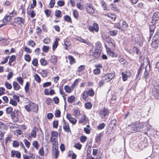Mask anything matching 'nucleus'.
<instances>
[{
	"label": "nucleus",
	"instance_id": "obj_1",
	"mask_svg": "<svg viewBox=\"0 0 159 159\" xmlns=\"http://www.w3.org/2000/svg\"><path fill=\"white\" fill-rule=\"evenodd\" d=\"M100 52L99 51L94 49V48H92L90 50L89 54L90 56H92L94 59H96L98 58L100 55Z\"/></svg>",
	"mask_w": 159,
	"mask_h": 159
},
{
	"label": "nucleus",
	"instance_id": "obj_2",
	"mask_svg": "<svg viewBox=\"0 0 159 159\" xmlns=\"http://www.w3.org/2000/svg\"><path fill=\"white\" fill-rule=\"evenodd\" d=\"M115 76L114 73H109L102 76V79L105 82H108Z\"/></svg>",
	"mask_w": 159,
	"mask_h": 159
},
{
	"label": "nucleus",
	"instance_id": "obj_3",
	"mask_svg": "<svg viewBox=\"0 0 159 159\" xmlns=\"http://www.w3.org/2000/svg\"><path fill=\"white\" fill-rule=\"evenodd\" d=\"M89 30L90 31L93 33L94 31L97 32L99 30L98 25L97 24L93 23L92 25L89 26Z\"/></svg>",
	"mask_w": 159,
	"mask_h": 159
},
{
	"label": "nucleus",
	"instance_id": "obj_4",
	"mask_svg": "<svg viewBox=\"0 0 159 159\" xmlns=\"http://www.w3.org/2000/svg\"><path fill=\"white\" fill-rule=\"evenodd\" d=\"M63 129L64 130L68 133L69 132L71 133V131L69 123L63 119Z\"/></svg>",
	"mask_w": 159,
	"mask_h": 159
},
{
	"label": "nucleus",
	"instance_id": "obj_5",
	"mask_svg": "<svg viewBox=\"0 0 159 159\" xmlns=\"http://www.w3.org/2000/svg\"><path fill=\"white\" fill-rule=\"evenodd\" d=\"M99 114L102 119L104 118L106 116H107L109 114L108 110L105 108H104L103 110L100 111L99 112Z\"/></svg>",
	"mask_w": 159,
	"mask_h": 159
},
{
	"label": "nucleus",
	"instance_id": "obj_6",
	"mask_svg": "<svg viewBox=\"0 0 159 159\" xmlns=\"http://www.w3.org/2000/svg\"><path fill=\"white\" fill-rule=\"evenodd\" d=\"M86 8L88 12L89 13L93 14L94 12L92 5L90 3H87L85 5Z\"/></svg>",
	"mask_w": 159,
	"mask_h": 159
},
{
	"label": "nucleus",
	"instance_id": "obj_7",
	"mask_svg": "<svg viewBox=\"0 0 159 159\" xmlns=\"http://www.w3.org/2000/svg\"><path fill=\"white\" fill-rule=\"evenodd\" d=\"M152 93L155 99H159V89H152Z\"/></svg>",
	"mask_w": 159,
	"mask_h": 159
},
{
	"label": "nucleus",
	"instance_id": "obj_8",
	"mask_svg": "<svg viewBox=\"0 0 159 159\" xmlns=\"http://www.w3.org/2000/svg\"><path fill=\"white\" fill-rule=\"evenodd\" d=\"M14 21L15 23L20 25L22 23L24 24L25 20L22 17H17L14 19Z\"/></svg>",
	"mask_w": 159,
	"mask_h": 159
},
{
	"label": "nucleus",
	"instance_id": "obj_9",
	"mask_svg": "<svg viewBox=\"0 0 159 159\" xmlns=\"http://www.w3.org/2000/svg\"><path fill=\"white\" fill-rule=\"evenodd\" d=\"M106 40L109 45L112 47H115V43L114 40L110 38L109 37L106 38Z\"/></svg>",
	"mask_w": 159,
	"mask_h": 159
},
{
	"label": "nucleus",
	"instance_id": "obj_10",
	"mask_svg": "<svg viewBox=\"0 0 159 159\" xmlns=\"http://www.w3.org/2000/svg\"><path fill=\"white\" fill-rule=\"evenodd\" d=\"M128 27V25L126 22L125 21H123L122 23V25L120 26L118 28L122 30L125 31L127 29Z\"/></svg>",
	"mask_w": 159,
	"mask_h": 159
},
{
	"label": "nucleus",
	"instance_id": "obj_11",
	"mask_svg": "<svg viewBox=\"0 0 159 159\" xmlns=\"http://www.w3.org/2000/svg\"><path fill=\"white\" fill-rule=\"evenodd\" d=\"M30 105L31 111L35 112H37L38 111V107L36 104L34 103L30 102Z\"/></svg>",
	"mask_w": 159,
	"mask_h": 159
},
{
	"label": "nucleus",
	"instance_id": "obj_12",
	"mask_svg": "<svg viewBox=\"0 0 159 159\" xmlns=\"http://www.w3.org/2000/svg\"><path fill=\"white\" fill-rule=\"evenodd\" d=\"M159 44V41L157 40H154V39L152 38V43H151L152 47L155 48H156L158 47Z\"/></svg>",
	"mask_w": 159,
	"mask_h": 159
},
{
	"label": "nucleus",
	"instance_id": "obj_13",
	"mask_svg": "<svg viewBox=\"0 0 159 159\" xmlns=\"http://www.w3.org/2000/svg\"><path fill=\"white\" fill-rule=\"evenodd\" d=\"M159 20V12H155L152 16V21H156Z\"/></svg>",
	"mask_w": 159,
	"mask_h": 159
},
{
	"label": "nucleus",
	"instance_id": "obj_14",
	"mask_svg": "<svg viewBox=\"0 0 159 159\" xmlns=\"http://www.w3.org/2000/svg\"><path fill=\"white\" fill-rule=\"evenodd\" d=\"M152 84L153 87L152 89H159V81L158 80L153 81L152 83Z\"/></svg>",
	"mask_w": 159,
	"mask_h": 159
},
{
	"label": "nucleus",
	"instance_id": "obj_15",
	"mask_svg": "<svg viewBox=\"0 0 159 159\" xmlns=\"http://www.w3.org/2000/svg\"><path fill=\"white\" fill-rule=\"evenodd\" d=\"M50 141L52 143L53 146L52 147L53 148H58V147L57 146V142L55 138H54V139H50Z\"/></svg>",
	"mask_w": 159,
	"mask_h": 159
},
{
	"label": "nucleus",
	"instance_id": "obj_16",
	"mask_svg": "<svg viewBox=\"0 0 159 159\" xmlns=\"http://www.w3.org/2000/svg\"><path fill=\"white\" fill-rule=\"evenodd\" d=\"M13 86L14 89L16 91L19 90L20 88V86L18 83L15 81H13Z\"/></svg>",
	"mask_w": 159,
	"mask_h": 159
},
{
	"label": "nucleus",
	"instance_id": "obj_17",
	"mask_svg": "<svg viewBox=\"0 0 159 159\" xmlns=\"http://www.w3.org/2000/svg\"><path fill=\"white\" fill-rule=\"evenodd\" d=\"M38 131V129L36 127H34L31 133V136L34 138L36 137V132Z\"/></svg>",
	"mask_w": 159,
	"mask_h": 159
},
{
	"label": "nucleus",
	"instance_id": "obj_18",
	"mask_svg": "<svg viewBox=\"0 0 159 159\" xmlns=\"http://www.w3.org/2000/svg\"><path fill=\"white\" fill-rule=\"evenodd\" d=\"M116 123L117 120H116L113 119L112 120L109 124L110 127L112 129L116 125Z\"/></svg>",
	"mask_w": 159,
	"mask_h": 159
},
{
	"label": "nucleus",
	"instance_id": "obj_19",
	"mask_svg": "<svg viewBox=\"0 0 159 159\" xmlns=\"http://www.w3.org/2000/svg\"><path fill=\"white\" fill-rule=\"evenodd\" d=\"M107 53L108 54L110 55V56L112 57H117V55L114 52L111 51L110 49L108 50L107 51Z\"/></svg>",
	"mask_w": 159,
	"mask_h": 159
},
{
	"label": "nucleus",
	"instance_id": "obj_20",
	"mask_svg": "<svg viewBox=\"0 0 159 159\" xmlns=\"http://www.w3.org/2000/svg\"><path fill=\"white\" fill-rule=\"evenodd\" d=\"M11 19V17L9 15H7L5 16L3 18L2 22L4 23H6L7 22H9Z\"/></svg>",
	"mask_w": 159,
	"mask_h": 159
},
{
	"label": "nucleus",
	"instance_id": "obj_21",
	"mask_svg": "<svg viewBox=\"0 0 159 159\" xmlns=\"http://www.w3.org/2000/svg\"><path fill=\"white\" fill-rule=\"evenodd\" d=\"M67 101L70 103H71L75 101V97L73 95L68 97Z\"/></svg>",
	"mask_w": 159,
	"mask_h": 159
},
{
	"label": "nucleus",
	"instance_id": "obj_22",
	"mask_svg": "<svg viewBox=\"0 0 159 159\" xmlns=\"http://www.w3.org/2000/svg\"><path fill=\"white\" fill-rule=\"evenodd\" d=\"M59 40H60V39L59 38L56 39V40L54 41L52 45V49L53 50H54L57 47L58 44V41Z\"/></svg>",
	"mask_w": 159,
	"mask_h": 159
},
{
	"label": "nucleus",
	"instance_id": "obj_23",
	"mask_svg": "<svg viewBox=\"0 0 159 159\" xmlns=\"http://www.w3.org/2000/svg\"><path fill=\"white\" fill-rule=\"evenodd\" d=\"M144 124L143 123L137 124L136 125V130H139L140 129H142L144 127Z\"/></svg>",
	"mask_w": 159,
	"mask_h": 159
},
{
	"label": "nucleus",
	"instance_id": "obj_24",
	"mask_svg": "<svg viewBox=\"0 0 159 159\" xmlns=\"http://www.w3.org/2000/svg\"><path fill=\"white\" fill-rule=\"evenodd\" d=\"M87 118L86 116L85 115L82 116L80 119L79 120L80 123H84L85 121H87Z\"/></svg>",
	"mask_w": 159,
	"mask_h": 159
},
{
	"label": "nucleus",
	"instance_id": "obj_25",
	"mask_svg": "<svg viewBox=\"0 0 159 159\" xmlns=\"http://www.w3.org/2000/svg\"><path fill=\"white\" fill-rule=\"evenodd\" d=\"M101 47V43L99 42H98L96 44V49H95L96 50L99 51L100 52H101V50H100V48Z\"/></svg>",
	"mask_w": 159,
	"mask_h": 159
},
{
	"label": "nucleus",
	"instance_id": "obj_26",
	"mask_svg": "<svg viewBox=\"0 0 159 159\" xmlns=\"http://www.w3.org/2000/svg\"><path fill=\"white\" fill-rule=\"evenodd\" d=\"M4 85L6 88L8 89H11L12 88L11 84L7 81L5 82Z\"/></svg>",
	"mask_w": 159,
	"mask_h": 159
},
{
	"label": "nucleus",
	"instance_id": "obj_27",
	"mask_svg": "<svg viewBox=\"0 0 159 159\" xmlns=\"http://www.w3.org/2000/svg\"><path fill=\"white\" fill-rule=\"evenodd\" d=\"M58 134L57 132L56 131H53L52 132L51 137L50 139H54L55 138L56 139L58 136Z\"/></svg>",
	"mask_w": 159,
	"mask_h": 159
},
{
	"label": "nucleus",
	"instance_id": "obj_28",
	"mask_svg": "<svg viewBox=\"0 0 159 159\" xmlns=\"http://www.w3.org/2000/svg\"><path fill=\"white\" fill-rule=\"evenodd\" d=\"M68 59L70 61V63L72 64L75 62V60L74 57L71 56H69L68 57Z\"/></svg>",
	"mask_w": 159,
	"mask_h": 159
},
{
	"label": "nucleus",
	"instance_id": "obj_29",
	"mask_svg": "<svg viewBox=\"0 0 159 159\" xmlns=\"http://www.w3.org/2000/svg\"><path fill=\"white\" fill-rule=\"evenodd\" d=\"M64 18L65 20L68 22H72L71 19L70 17L68 15H66L64 16Z\"/></svg>",
	"mask_w": 159,
	"mask_h": 159
},
{
	"label": "nucleus",
	"instance_id": "obj_30",
	"mask_svg": "<svg viewBox=\"0 0 159 159\" xmlns=\"http://www.w3.org/2000/svg\"><path fill=\"white\" fill-rule=\"evenodd\" d=\"M117 30H111L108 32V34L111 36H115L117 34Z\"/></svg>",
	"mask_w": 159,
	"mask_h": 159
},
{
	"label": "nucleus",
	"instance_id": "obj_31",
	"mask_svg": "<svg viewBox=\"0 0 159 159\" xmlns=\"http://www.w3.org/2000/svg\"><path fill=\"white\" fill-rule=\"evenodd\" d=\"M103 134L102 133H100L96 137V141L97 142L99 143L101 139V138L102 137Z\"/></svg>",
	"mask_w": 159,
	"mask_h": 159
},
{
	"label": "nucleus",
	"instance_id": "obj_32",
	"mask_svg": "<svg viewBox=\"0 0 159 159\" xmlns=\"http://www.w3.org/2000/svg\"><path fill=\"white\" fill-rule=\"evenodd\" d=\"M78 40L81 42L86 44L88 45H89L90 44V43L89 42H88L86 40L82 38H79Z\"/></svg>",
	"mask_w": 159,
	"mask_h": 159
},
{
	"label": "nucleus",
	"instance_id": "obj_33",
	"mask_svg": "<svg viewBox=\"0 0 159 159\" xmlns=\"http://www.w3.org/2000/svg\"><path fill=\"white\" fill-rule=\"evenodd\" d=\"M55 15L57 17H60L62 16L61 11L59 10H57L55 12Z\"/></svg>",
	"mask_w": 159,
	"mask_h": 159
},
{
	"label": "nucleus",
	"instance_id": "obj_34",
	"mask_svg": "<svg viewBox=\"0 0 159 159\" xmlns=\"http://www.w3.org/2000/svg\"><path fill=\"white\" fill-rule=\"evenodd\" d=\"M57 148H53L54 150H53V152L54 153V155H55V157L56 158L58 157L59 155V152L57 150Z\"/></svg>",
	"mask_w": 159,
	"mask_h": 159
},
{
	"label": "nucleus",
	"instance_id": "obj_35",
	"mask_svg": "<svg viewBox=\"0 0 159 159\" xmlns=\"http://www.w3.org/2000/svg\"><path fill=\"white\" fill-rule=\"evenodd\" d=\"M34 79L38 83L40 82L41 79L39 76L37 74H36L34 75Z\"/></svg>",
	"mask_w": 159,
	"mask_h": 159
},
{
	"label": "nucleus",
	"instance_id": "obj_36",
	"mask_svg": "<svg viewBox=\"0 0 159 159\" xmlns=\"http://www.w3.org/2000/svg\"><path fill=\"white\" fill-rule=\"evenodd\" d=\"M84 106L87 109H90L92 107V104L90 102L86 103L84 104Z\"/></svg>",
	"mask_w": 159,
	"mask_h": 159
},
{
	"label": "nucleus",
	"instance_id": "obj_37",
	"mask_svg": "<svg viewBox=\"0 0 159 159\" xmlns=\"http://www.w3.org/2000/svg\"><path fill=\"white\" fill-rule=\"evenodd\" d=\"M17 102L16 101H15L14 99H11L9 102V103L13 106H16L17 104Z\"/></svg>",
	"mask_w": 159,
	"mask_h": 159
},
{
	"label": "nucleus",
	"instance_id": "obj_38",
	"mask_svg": "<svg viewBox=\"0 0 159 159\" xmlns=\"http://www.w3.org/2000/svg\"><path fill=\"white\" fill-rule=\"evenodd\" d=\"M64 45L65 46V48L66 49H68V48L70 47V44L68 41H65L64 42Z\"/></svg>",
	"mask_w": 159,
	"mask_h": 159
},
{
	"label": "nucleus",
	"instance_id": "obj_39",
	"mask_svg": "<svg viewBox=\"0 0 159 159\" xmlns=\"http://www.w3.org/2000/svg\"><path fill=\"white\" fill-rule=\"evenodd\" d=\"M121 74L123 81H125L126 80L128 76L126 74H125V73L124 72H122L121 73Z\"/></svg>",
	"mask_w": 159,
	"mask_h": 159
},
{
	"label": "nucleus",
	"instance_id": "obj_40",
	"mask_svg": "<svg viewBox=\"0 0 159 159\" xmlns=\"http://www.w3.org/2000/svg\"><path fill=\"white\" fill-rule=\"evenodd\" d=\"M64 89L66 92L67 93H70L71 92L70 88L68 86L65 85L64 86Z\"/></svg>",
	"mask_w": 159,
	"mask_h": 159
},
{
	"label": "nucleus",
	"instance_id": "obj_41",
	"mask_svg": "<svg viewBox=\"0 0 159 159\" xmlns=\"http://www.w3.org/2000/svg\"><path fill=\"white\" fill-rule=\"evenodd\" d=\"M153 39H154V40H157L159 41V32H157L153 37Z\"/></svg>",
	"mask_w": 159,
	"mask_h": 159
},
{
	"label": "nucleus",
	"instance_id": "obj_42",
	"mask_svg": "<svg viewBox=\"0 0 159 159\" xmlns=\"http://www.w3.org/2000/svg\"><path fill=\"white\" fill-rule=\"evenodd\" d=\"M143 77L146 79L148 78L149 77V73L148 71H147L146 69L145 70V72H144Z\"/></svg>",
	"mask_w": 159,
	"mask_h": 159
},
{
	"label": "nucleus",
	"instance_id": "obj_43",
	"mask_svg": "<svg viewBox=\"0 0 159 159\" xmlns=\"http://www.w3.org/2000/svg\"><path fill=\"white\" fill-rule=\"evenodd\" d=\"M24 142L26 147L29 148L30 146V143L26 139H24Z\"/></svg>",
	"mask_w": 159,
	"mask_h": 159
},
{
	"label": "nucleus",
	"instance_id": "obj_44",
	"mask_svg": "<svg viewBox=\"0 0 159 159\" xmlns=\"http://www.w3.org/2000/svg\"><path fill=\"white\" fill-rule=\"evenodd\" d=\"M40 62L41 65L43 66H45L47 64V61L44 58H41Z\"/></svg>",
	"mask_w": 159,
	"mask_h": 159
},
{
	"label": "nucleus",
	"instance_id": "obj_45",
	"mask_svg": "<svg viewBox=\"0 0 159 159\" xmlns=\"http://www.w3.org/2000/svg\"><path fill=\"white\" fill-rule=\"evenodd\" d=\"M33 145L36 149H37L39 148V144L37 141H34L33 142Z\"/></svg>",
	"mask_w": 159,
	"mask_h": 159
},
{
	"label": "nucleus",
	"instance_id": "obj_46",
	"mask_svg": "<svg viewBox=\"0 0 159 159\" xmlns=\"http://www.w3.org/2000/svg\"><path fill=\"white\" fill-rule=\"evenodd\" d=\"M55 0H50L49 3V5L50 6V7L52 8L54 7L55 4Z\"/></svg>",
	"mask_w": 159,
	"mask_h": 159
},
{
	"label": "nucleus",
	"instance_id": "obj_47",
	"mask_svg": "<svg viewBox=\"0 0 159 159\" xmlns=\"http://www.w3.org/2000/svg\"><path fill=\"white\" fill-rule=\"evenodd\" d=\"M75 115L76 117H78L80 115V111L78 109H76L74 111Z\"/></svg>",
	"mask_w": 159,
	"mask_h": 159
},
{
	"label": "nucleus",
	"instance_id": "obj_48",
	"mask_svg": "<svg viewBox=\"0 0 159 159\" xmlns=\"http://www.w3.org/2000/svg\"><path fill=\"white\" fill-rule=\"evenodd\" d=\"M101 71L99 68H96L93 70V73L96 75H98L100 73Z\"/></svg>",
	"mask_w": 159,
	"mask_h": 159
},
{
	"label": "nucleus",
	"instance_id": "obj_49",
	"mask_svg": "<svg viewBox=\"0 0 159 159\" xmlns=\"http://www.w3.org/2000/svg\"><path fill=\"white\" fill-rule=\"evenodd\" d=\"M13 109L10 107H8L6 109V112L7 114H9L11 113Z\"/></svg>",
	"mask_w": 159,
	"mask_h": 159
},
{
	"label": "nucleus",
	"instance_id": "obj_50",
	"mask_svg": "<svg viewBox=\"0 0 159 159\" xmlns=\"http://www.w3.org/2000/svg\"><path fill=\"white\" fill-rule=\"evenodd\" d=\"M30 106V103L29 104L26 105L25 107V109L28 112L31 111Z\"/></svg>",
	"mask_w": 159,
	"mask_h": 159
},
{
	"label": "nucleus",
	"instance_id": "obj_51",
	"mask_svg": "<svg viewBox=\"0 0 159 159\" xmlns=\"http://www.w3.org/2000/svg\"><path fill=\"white\" fill-rule=\"evenodd\" d=\"M155 25H150L149 27L150 29V32L151 33H153L154 30L155 29Z\"/></svg>",
	"mask_w": 159,
	"mask_h": 159
},
{
	"label": "nucleus",
	"instance_id": "obj_52",
	"mask_svg": "<svg viewBox=\"0 0 159 159\" xmlns=\"http://www.w3.org/2000/svg\"><path fill=\"white\" fill-rule=\"evenodd\" d=\"M13 98L15 100V101H16L17 102H19L20 101L19 97L16 95H14L13 96Z\"/></svg>",
	"mask_w": 159,
	"mask_h": 159
},
{
	"label": "nucleus",
	"instance_id": "obj_53",
	"mask_svg": "<svg viewBox=\"0 0 159 159\" xmlns=\"http://www.w3.org/2000/svg\"><path fill=\"white\" fill-rule=\"evenodd\" d=\"M61 112L59 110L56 111L55 115L56 117H59L60 116Z\"/></svg>",
	"mask_w": 159,
	"mask_h": 159
},
{
	"label": "nucleus",
	"instance_id": "obj_54",
	"mask_svg": "<svg viewBox=\"0 0 159 159\" xmlns=\"http://www.w3.org/2000/svg\"><path fill=\"white\" fill-rule=\"evenodd\" d=\"M105 125L104 123H102L98 126V129H102L104 128Z\"/></svg>",
	"mask_w": 159,
	"mask_h": 159
},
{
	"label": "nucleus",
	"instance_id": "obj_55",
	"mask_svg": "<svg viewBox=\"0 0 159 159\" xmlns=\"http://www.w3.org/2000/svg\"><path fill=\"white\" fill-rule=\"evenodd\" d=\"M69 121L73 125H75L77 122V120L74 118L72 117L69 120Z\"/></svg>",
	"mask_w": 159,
	"mask_h": 159
},
{
	"label": "nucleus",
	"instance_id": "obj_56",
	"mask_svg": "<svg viewBox=\"0 0 159 159\" xmlns=\"http://www.w3.org/2000/svg\"><path fill=\"white\" fill-rule=\"evenodd\" d=\"M49 49V47L48 46H43L42 49L45 52H47Z\"/></svg>",
	"mask_w": 159,
	"mask_h": 159
},
{
	"label": "nucleus",
	"instance_id": "obj_57",
	"mask_svg": "<svg viewBox=\"0 0 159 159\" xmlns=\"http://www.w3.org/2000/svg\"><path fill=\"white\" fill-rule=\"evenodd\" d=\"M25 60L28 62H30L31 60V57L30 55L27 54L25 56Z\"/></svg>",
	"mask_w": 159,
	"mask_h": 159
},
{
	"label": "nucleus",
	"instance_id": "obj_58",
	"mask_svg": "<svg viewBox=\"0 0 159 159\" xmlns=\"http://www.w3.org/2000/svg\"><path fill=\"white\" fill-rule=\"evenodd\" d=\"M38 62L37 59L36 58H34L32 61V64L34 66H37Z\"/></svg>",
	"mask_w": 159,
	"mask_h": 159
},
{
	"label": "nucleus",
	"instance_id": "obj_59",
	"mask_svg": "<svg viewBox=\"0 0 159 159\" xmlns=\"http://www.w3.org/2000/svg\"><path fill=\"white\" fill-rule=\"evenodd\" d=\"M44 12L47 17H48L50 16L51 13V11L50 10L48 9L45 10L44 11Z\"/></svg>",
	"mask_w": 159,
	"mask_h": 159
},
{
	"label": "nucleus",
	"instance_id": "obj_60",
	"mask_svg": "<svg viewBox=\"0 0 159 159\" xmlns=\"http://www.w3.org/2000/svg\"><path fill=\"white\" fill-rule=\"evenodd\" d=\"M77 7L80 10H83L84 8V6L82 5L80 3H78L77 4Z\"/></svg>",
	"mask_w": 159,
	"mask_h": 159
},
{
	"label": "nucleus",
	"instance_id": "obj_61",
	"mask_svg": "<svg viewBox=\"0 0 159 159\" xmlns=\"http://www.w3.org/2000/svg\"><path fill=\"white\" fill-rule=\"evenodd\" d=\"M88 95L90 96H93L94 94V92L93 89H91L88 91H87Z\"/></svg>",
	"mask_w": 159,
	"mask_h": 159
},
{
	"label": "nucleus",
	"instance_id": "obj_62",
	"mask_svg": "<svg viewBox=\"0 0 159 159\" xmlns=\"http://www.w3.org/2000/svg\"><path fill=\"white\" fill-rule=\"evenodd\" d=\"M57 57L55 56H52L51 57V61L52 62H55L57 61Z\"/></svg>",
	"mask_w": 159,
	"mask_h": 159
},
{
	"label": "nucleus",
	"instance_id": "obj_63",
	"mask_svg": "<svg viewBox=\"0 0 159 159\" xmlns=\"http://www.w3.org/2000/svg\"><path fill=\"white\" fill-rule=\"evenodd\" d=\"M82 147V145L79 143L76 144L75 145V147L78 150H80Z\"/></svg>",
	"mask_w": 159,
	"mask_h": 159
},
{
	"label": "nucleus",
	"instance_id": "obj_64",
	"mask_svg": "<svg viewBox=\"0 0 159 159\" xmlns=\"http://www.w3.org/2000/svg\"><path fill=\"white\" fill-rule=\"evenodd\" d=\"M108 16L113 21L115 20L116 18V16L115 15L113 14L109 15Z\"/></svg>",
	"mask_w": 159,
	"mask_h": 159
}]
</instances>
